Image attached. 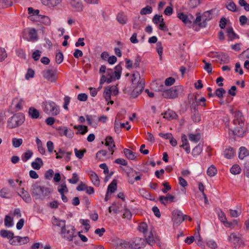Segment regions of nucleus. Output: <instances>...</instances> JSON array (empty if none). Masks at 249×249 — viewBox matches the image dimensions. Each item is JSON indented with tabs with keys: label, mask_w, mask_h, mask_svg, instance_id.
Returning <instances> with one entry per match:
<instances>
[{
	"label": "nucleus",
	"mask_w": 249,
	"mask_h": 249,
	"mask_svg": "<svg viewBox=\"0 0 249 249\" xmlns=\"http://www.w3.org/2000/svg\"><path fill=\"white\" fill-rule=\"evenodd\" d=\"M131 82V89H132L131 96L133 98L138 96L142 92L144 87V79L141 77L140 73L135 71L130 76Z\"/></svg>",
	"instance_id": "f257e3e1"
},
{
	"label": "nucleus",
	"mask_w": 249,
	"mask_h": 249,
	"mask_svg": "<svg viewBox=\"0 0 249 249\" xmlns=\"http://www.w3.org/2000/svg\"><path fill=\"white\" fill-rule=\"evenodd\" d=\"M139 231L144 234L147 242L150 244L154 243V231L152 226H148L145 222H142L138 227Z\"/></svg>",
	"instance_id": "f03ea898"
},
{
	"label": "nucleus",
	"mask_w": 249,
	"mask_h": 249,
	"mask_svg": "<svg viewBox=\"0 0 249 249\" xmlns=\"http://www.w3.org/2000/svg\"><path fill=\"white\" fill-rule=\"evenodd\" d=\"M51 193V191L49 188L39 186L37 184L32 186V195L36 199H43Z\"/></svg>",
	"instance_id": "7ed1b4c3"
},
{
	"label": "nucleus",
	"mask_w": 249,
	"mask_h": 249,
	"mask_svg": "<svg viewBox=\"0 0 249 249\" xmlns=\"http://www.w3.org/2000/svg\"><path fill=\"white\" fill-rule=\"evenodd\" d=\"M211 19V14L209 11L204 12L202 14L198 13L196 14V18L194 20V24L200 27H205L206 21Z\"/></svg>",
	"instance_id": "20e7f679"
},
{
	"label": "nucleus",
	"mask_w": 249,
	"mask_h": 249,
	"mask_svg": "<svg viewBox=\"0 0 249 249\" xmlns=\"http://www.w3.org/2000/svg\"><path fill=\"white\" fill-rule=\"evenodd\" d=\"M44 105V111L48 115L56 116L60 112L59 107L53 102H46Z\"/></svg>",
	"instance_id": "39448f33"
},
{
	"label": "nucleus",
	"mask_w": 249,
	"mask_h": 249,
	"mask_svg": "<svg viewBox=\"0 0 249 249\" xmlns=\"http://www.w3.org/2000/svg\"><path fill=\"white\" fill-rule=\"evenodd\" d=\"M24 117L22 114L14 115L8 120L7 126L10 128H16L21 125L24 122Z\"/></svg>",
	"instance_id": "423d86ee"
},
{
	"label": "nucleus",
	"mask_w": 249,
	"mask_h": 249,
	"mask_svg": "<svg viewBox=\"0 0 249 249\" xmlns=\"http://www.w3.org/2000/svg\"><path fill=\"white\" fill-rule=\"evenodd\" d=\"M119 90L117 86L114 85L107 87L105 89L103 95L107 101H109L111 104H113V101H111V96H116L118 94Z\"/></svg>",
	"instance_id": "0eeeda50"
},
{
	"label": "nucleus",
	"mask_w": 249,
	"mask_h": 249,
	"mask_svg": "<svg viewBox=\"0 0 249 249\" xmlns=\"http://www.w3.org/2000/svg\"><path fill=\"white\" fill-rule=\"evenodd\" d=\"M61 233L64 238L69 241H71L73 237L75 236L73 227L71 226H65L62 228Z\"/></svg>",
	"instance_id": "6e6552de"
},
{
	"label": "nucleus",
	"mask_w": 249,
	"mask_h": 249,
	"mask_svg": "<svg viewBox=\"0 0 249 249\" xmlns=\"http://www.w3.org/2000/svg\"><path fill=\"white\" fill-rule=\"evenodd\" d=\"M113 244L116 249H132L130 241L116 238L113 240Z\"/></svg>",
	"instance_id": "1a4fd4ad"
},
{
	"label": "nucleus",
	"mask_w": 249,
	"mask_h": 249,
	"mask_svg": "<svg viewBox=\"0 0 249 249\" xmlns=\"http://www.w3.org/2000/svg\"><path fill=\"white\" fill-rule=\"evenodd\" d=\"M178 95V90L176 87L164 90L162 93L163 98L166 99H173L176 98Z\"/></svg>",
	"instance_id": "9d476101"
},
{
	"label": "nucleus",
	"mask_w": 249,
	"mask_h": 249,
	"mask_svg": "<svg viewBox=\"0 0 249 249\" xmlns=\"http://www.w3.org/2000/svg\"><path fill=\"white\" fill-rule=\"evenodd\" d=\"M43 76L48 81L53 82L56 80V73L51 70H45L42 72Z\"/></svg>",
	"instance_id": "9b49d317"
},
{
	"label": "nucleus",
	"mask_w": 249,
	"mask_h": 249,
	"mask_svg": "<svg viewBox=\"0 0 249 249\" xmlns=\"http://www.w3.org/2000/svg\"><path fill=\"white\" fill-rule=\"evenodd\" d=\"M172 220L174 224L179 225L184 220L183 214L178 210L174 211L172 213Z\"/></svg>",
	"instance_id": "f8f14e48"
},
{
	"label": "nucleus",
	"mask_w": 249,
	"mask_h": 249,
	"mask_svg": "<svg viewBox=\"0 0 249 249\" xmlns=\"http://www.w3.org/2000/svg\"><path fill=\"white\" fill-rule=\"evenodd\" d=\"M181 141L182 144L180 146L183 148L187 154L190 152V146L187 136L185 134H182L181 136Z\"/></svg>",
	"instance_id": "ddd939ff"
},
{
	"label": "nucleus",
	"mask_w": 249,
	"mask_h": 249,
	"mask_svg": "<svg viewBox=\"0 0 249 249\" xmlns=\"http://www.w3.org/2000/svg\"><path fill=\"white\" fill-rule=\"evenodd\" d=\"M160 201L163 205H166L168 203H170L174 201L175 196L168 194L166 196H160L159 197Z\"/></svg>",
	"instance_id": "4468645a"
},
{
	"label": "nucleus",
	"mask_w": 249,
	"mask_h": 249,
	"mask_svg": "<svg viewBox=\"0 0 249 249\" xmlns=\"http://www.w3.org/2000/svg\"><path fill=\"white\" fill-rule=\"evenodd\" d=\"M132 245V249H140L144 246V240L141 238H136L133 240H130Z\"/></svg>",
	"instance_id": "2eb2a0df"
},
{
	"label": "nucleus",
	"mask_w": 249,
	"mask_h": 249,
	"mask_svg": "<svg viewBox=\"0 0 249 249\" xmlns=\"http://www.w3.org/2000/svg\"><path fill=\"white\" fill-rule=\"evenodd\" d=\"M128 182L129 183L133 184L134 181L139 180L141 179V175H138L137 172L136 171H132L128 173Z\"/></svg>",
	"instance_id": "dca6fc26"
},
{
	"label": "nucleus",
	"mask_w": 249,
	"mask_h": 249,
	"mask_svg": "<svg viewBox=\"0 0 249 249\" xmlns=\"http://www.w3.org/2000/svg\"><path fill=\"white\" fill-rule=\"evenodd\" d=\"M117 189V182L115 180H113L111 183L108 185L107 191V192L105 200L107 201L108 199V196L110 194L114 192Z\"/></svg>",
	"instance_id": "f3484780"
},
{
	"label": "nucleus",
	"mask_w": 249,
	"mask_h": 249,
	"mask_svg": "<svg viewBox=\"0 0 249 249\" xmlns=\"http://www.w3.org/2000/svg\"><path fill=\"white\" fill-rule=\"evenodd\" d=\"M89 175L92 183L96 186H99L100 184V181L98 175L92 171L89 172Z\"/></svg>",
	"instance_id": "a211bd4d"
},
{
	"label": "nucleus",
	"mask_w": 249,
	"mask_h": 249,
	"mask_svg": "<svg viewBox=\"0 0 249 249\" xmlns=\"http://www.w3.org/2000/svg\"><path fill=\"white\" fill-rule=\"evenodd\" d=\"M41 3L49 7H53L59 4L61 0H40Z\"/></svg>",
	"instance_id": "6ab92c4d"
},
{
	"label": "nucleus",
	"mask_w": 249,
	"mask_h": 249,
	"mask_svg": "<svg viewBox=\"0 0 249 249\" xmlns=\"http://www.w3.org/2000/svg\"><path fill=\"white\" fill-rule=\"evenodd\" d=\"M24 102L21 98H16L12 102V104L15 106L16 110L18 111L21 109Z\"/></svg>",
	"instance_id": "aec40b11"
},
{
	"label": "nucleus",
	"mask_w": 249,
	"mask_h": 249,
	"mask_svg": "<svg viewBox=\"0 0 249 249\" xmlns=\"http://www.w3.org/2000/svg\"><path fill=\"white\" fill-rule=\"evenodd\" d=\"M244 123L243 122L239 123V125L236 126L232 130L233 133L237 136H242L244 133V130L243 129V126Z\"/></svg>",
	"instance_id": "412c9836"
},
{
	"label": "nucleus",
	"mask_w": 249,
	"mask_h": 249,
	"mask_svg": "<svg viewBox=\"0 0 249 249\" xmlns=\"http://www.w3.org/2000/svg\"><path fill=\"white\" fill-rule=\"evenodd\" d=\"M105 145L108 147L109 150L112 151L111 155H112L114 152L113 149L115 147L112 138L110 136L107 137L106 139Z\"/></svg>",
	"instance_id": "4be33fe9"
},
{
	"label": "nucleus",
	"mask_w": 249,
	"mask_h": 249,
	"mask_svg": "<svg viewBox=\"0 0 249 249\" xmlns=\"http://www.w3.org/2000/svg\"><path fill=\"white\" fill-rule=\"evenodd\" d=\"M163 115V118L168 120L175 119L177 117L175 112L169 109L166 111Z\"/></svg>",
	"instance_id": "5701e85b"
},
{
	"label": "nucleus",
	"mask_w": 249,
	"mask_h": 249,
	"mask_svg": "<svg viewBox=\"0 0 249 249\" xmlns=\"http://www.w3.org/2000/svg\"><path fill=\"white\" fill-rule=\"evenodd\" d=\"M28 113L32 119H37L39 116V111L33 107L29 108Z\"/></svg>",
	"instance_id": "b1692460"
},
{
	"label": "nucleus",
	"mask_w": 249,
	"mask_h": 249,
	"mask_svg": "<svg viewBox=\"0 0 249 249\" xmlns=\"http://www.w3.org/2000/svg\"><path fill=\"white\" fill-rule=\"evenodd\" d=\"M43 164V163L42 160L39 158H37L32 163V166L34 169L39 170Z\"/></svg>",
	"instance_id": "393cba45"
},
{
	"label": "nucleus",
	"mask_w": 249,
	"mask_h": 249,
	"mask_svg": "<svg viewBox=\"0 0 249 249\" xmlns=\"http://www.w3.org/2000/svg\"><path fill=\"white\" fill-rule=\"evenodd\" d=\"M36 21H38L46 25H49L51 23V20L49 17L40 15L38 17H36Z\"/></svg>",
	"instance_id": "a878e982"
},
{
	"label": "nucleus",
	"mask_w": 249,
	"mask_h": 249,
	"mask_svg": "<svg viewBox=\"0 0 249 249\" xmlns=\"http://www.w3.org/2000/svg\"><path fill=\"white\" fill-rule=\"evenodd\" d=\"M0 234L3 238H7L11 239H13L14 238V233L11 231L5 230H1L0 231Z\"/></svg>",
	"instance_id": "bb28decb"
},
{
	"label": "nucleus",
	"mask_w": 249,
	"mask_h": 249,
	"mask_svg": "<svg viewBox=\"0 0 249 249\" xmlns=\"http://www.w3.org/2000/svg\"><path fill=\"white\" fill-rule=\"evenodd\" d=\"M121 208L122 206L119 203L115 202L109 207V212H113L114 213H118L120 212Z\"/></svg>",
	"instance_id": "cd10ccee"
},
{
	"label": "nucleus",
	"mask_w": 249,
	"mask_h": 249,
	"mask_svg": "<svg viewBox=\"0 0 249 249\" xmlns=\"http://www.w3.org/2000/svg\"><path fill=\"white\" fill-rule=\"evenodd\" d=\"M74 128L77 130V134L83 135L88 132V127L85 125H75Z\"/></svg>",
	"instance_id": "c85d7f7f"
},
{
	"label": "nucleus",
	"mask_w": 249,
	"mask_h": 249,
	"mask_svg": "<svg viewBox=\"0 0 249 249\" xmlns=\"http://www.w3.org/2000/svg\"><path fill=\"white\" fill-rule=\"evenodd\" d=\"M24 200L28 202L31 200V196L27 191H25L23 188L21 189V193L18 194Z\"/></svg>",
	"instance_id": "c756f323"
},
{
	"label": "nucleus",
	"mask_w": 249,
	"mask_h": 249,
	"mask_svg": "<svg viewBox=\"0 0 249 249\" xmlns=\"http://www.w3.org/2000/svg\"><path fill=\"white\" fill-rule=\"evenodd\" d=\"M13 239V240L11 239L10 240V243L12 245H15L16 242H20L22 239H24L26 242H28L29 241V239L28 237H25L24 238H22L19 236H14Z\"/></svg>",
	"instance_id": "7c9ffc66"
},
{
	"label": "nucleus",
	"mask_w": 249,
	"mask_h": 249,
	"mask_svg": "<svg viewBox=\"0 0 249 249\" xmlns=\"http://www.w3.org/2000/svg\"><path fill=\"white\" fill-rule=\"evenodd\" d=\"M36 142L37 145L38 150L39 153L42 155H44L45 154V150L44 148L42 142L40 140H39L38 138H36Z\"/></svg>",
	"instance_id": "2f4dec72"
},
{
	"label": "nucleus",
	"mask_w": 249,
	"mask_h": 249,
	"mask_svg": "<svg viewBox=\"0 0 249 249\" xmlns=\"http://www.w3.org/2000/svg\"><path fill=\"white\" fill-rule=\"evenodd\" d=\"M124 153L126 158H127L128 159L130 160H135V154L132 151L130 150L129 149H128L126 148L124 149Z\"/></svg>",
	"instance_id": "473e14b6"
},
{
	"label": "nucleus",
	"mask_w": 249,
	"mask_h": 249,
	"mask_svg": "<svg viewBox=\"0 0 249 249\" xmlns=\"http://www.w3.org/2000/svg\"><path fill=\"white\" fill-rule=\"evenodd\" d=\"M178 17L182 20V21L185 24L190 25V20L188 19V16L186 15L180 13L178 15Z\"/></svg>",
	"instance_id": "72a5a7b5"
},
{
	"label": "nucleus",
	"mask_w": 249,
	"mask_h": 249,
	"mask_svg": "<svg viewBox=\"0 0 249 249\" xmlns=\"http://www.w3.org/2000/svg\"><path fill=\"white\" fill-rule=\"evenodd\" d=\"M4 225L6 227H12L13 225V218L9 215H6L4 218Z\"/></svg>",
	"instance_id": "f704fd0d"
},
{
	"label": "nucleus",
	"mask_w": 249,
	"mask_h": 249,
	"mask_svg": "<svg viewBox=\"0 0 249 249\" xmlns=\"http://www.w3.org/2000/svg\"><path fill=\"white\" fill-rule=\"evenodd\" d=\"M206 245L209 248L212 249H215L218 247V245L216 241L213 239H209L206 242Z\"/></svg>",
	"instance_id": "c9c22d12"
},
{
	"label": "nucleus",
	"mask_w": 249,
	"mask_h": 249,
	"mask_svg": "<svg viewBox=\"0 0 249 249\" xmlns=\"http://www.w3.org/2000/svg\"><path fill=\"white\" fill-rule=\"evenodd\" d=\"M223 224L226 227L230 228H233L234 226H238V223L237 220H233L232 222H228L227 220Z\"/></svg>",
	"instance_id": "e433bc0d"
},
{
	"label": "nucleus",
	"mask_w": 249,
	"mask_h": 249,
	"mask_svg": "<svg viewBox=\"0 0 249 249\" xmlns=\"http://www.w3.org/2000/svg\"><path fill=\"white\" fill-rule=\"evenodd\" d=\"M241 170V168L238 164H234L230 169L231 173L234 175L239 174Z\"/></svg>",
	"instance_id": "4c0bfd02"
},
{
	"label": "nucleus",
	"mask_w": 249,
	"mask_h": 249,
	"mask_svg": "<svg viewBox=\"0 0 249 249\" xmlns=\"http://www.w3.org/2000/svg\"><path fill=\"white\" fill-rule=\"evenodd\" d=\"M117 19L118 22L122 24H125L127 22V17L122 14H119L117 16Z\"/></svg>",
	"instance_id": "58836bf2"
},
{
	"label": "nucleus",
	"mask_w": 249,
	"mask_h": 249,
	"mask_svg": "<svg viewBox=\"0 0 249 249\" xmlns=\"http://www.w3.org/2000/svg\"><path fill=\"white\" fill-rule=\"evenodd\" d=\"M202 150V145L200 144L196 146L192 151V154L193 156H197L199 155Z\"/></svg>",
	"instance_id": "ea45409f"
},
{
	"label": "nucleus",
	"mask_w": 249,
	"mask_h": 249,
	"mask_svg": "<svg viewBox=\"0 0 249 249\" xmlns=\"http://www.w3.org/2000/svg\"><path fill=\"white\" fill-rule=\"evenodd\" d=\"M126 125L127 126L126 127V128L127 130H129L131 128V125L129 124V123L128 122H126L125 123H121L117 122V121H115V130L119 126H120L122 128L125 127Z\"/></svg>",
	"instance_id": "a19ab883"
},
{
	"label": "nucleus",
	"mask_w": 249,
	"mask_h": 249,
	"mask_svg": "<svg viewBox=\"0 0 249 249\" xmlns=\"http://www.w3.org/2000/svg\"><path fill=\"white\" fill-rule=\"evenodd\" d=\"M217 173L216 168L213 165L209 167L207 170V174L210 177H213Z\"/></svg>",
	"instance_id": "79ce46f5"
},
{
	"label": "nucleus",
	"mask_w": 249,
	"mask_h": 249,
	"mask_svg": "<svg viewBox=\"0 0 249 249\" xmlns=\"http://www.w3.org/2000/svg\"><path fill=\"white\" fill-rule=\"evenodd\" d=\"M249 155L248 150L245 147H241L239 153V158L240 159H243L245 157Z\"/></svg>",
	"instance_id": "37998d69"
},
{
	"label": "nucleus",
	"mask_w": 249,
	"mask_h": 249,
	"mask_svg": "<svg viewBox=\"0 0 249 249\" xmlns=\"http://www.w3.org/2000/svg\"><path fill=\"white\" fill-rule=\"evenodd\" d=\"M23 141L22 139L13 138L12 139L13 146L15 148L19 147L22 143Z\"/></svg>",
	"instance_id": "c03bdc74"
},
{
	"label": "nucleus",
	"mask_w": 249,
	"mask_h": 249,
	"mask_svg": "<svg viewBox=\"0 0 249 249\" xmlns=\"http://www.w3.org/2000/svg\"><path fill=\"white\" fill-rule=\"evenodd\" d=\"M153 21L154 23L159 25L163 22V18L161 16L156 15L153 18Z\"/></svg>",
	"instance_id": "a18cd8bd"
},
{
	"label": "nucleus",
	"mask_w": 249,
	"mask_h": 249,
	"mask_svg": "<svg viewBox=\"0 0 249 249\" xmlns=\"http://www.w3.org/2000/svg\"><path fill=\"white\" fill-rule=\"evenodd\" d=\"M234 154L233 150L231 148L227 149L224 152L225 156L227 159L231 158L234 156Z\"/></svg>",
	"instance_id": "49530a36"
},
{
	"label": "nucleus",
	"mask_w": 249,
	"mask_h": 249,
	"mask_svg": "<svg viewBox=\"0 0 249 249\" xmlns=\"http://www.w3.org/2000/svg\"><path fill=\"white\" fill-rule=\"evenodd\" d=\"M71 5L78 10L82 9V4L79 0H71Z\"/></svg>",
	"instance_id": "de8ad7c7"
},
{
	"label": "nucleus",
	"mask_w": 249,
	"mask_h": 249,
	"mask_svg": "<svg viewBox=\"0 0 249 249\" xmlns=\"http://www.w3.org/2000/svg\"><path fill=\"white\" fill-rule=\"evenodd\" d=\"M226 7L229 10L234 12L236 11V5L233 2L229 0L227 4Z\"/></svg>",
	"instance_id": "09e8293b"
},
{
	"label": "nucleus",
	"mask_w": 249,
	"mask_h": 249,
	"mask_svg": "<svg viewBox=\"0 0 249 249\" xmlns=\"http://www.w3.org/2000/svg\"><path fill=\"white\" fill-rule=\"evenodd\" d=\"M108 75L109 76V78H107L104 75H103L100 79V84L101 85L103 84L105 82H107L108 83H109L112 81L111 76L110 75V73L108 72Z\"/></svg>",
	"instance_id": "8fccbe9b"
},
{
	"label": "nucleus",
	"mask_w": 249,
	"mask_h": 249,
	"mask_svg": "<svg viewBox=\"0 0 249 249\" xmlns=\"http://www.w3.org/2000/svg\"><path fill=\"white\" fill-rule=\"evenodd\" d=\"M33 153L31 150H27L26 152L24 153V156L22 157V160L24 161H27L29 159H30L33 156Z\"/></svg>",
	"instance_id": "3c124183"
},
{
	"label": "nucleus",
	"mask_w": 249,
	"mask_h": 249,
	"mask_svg": "<svg viewBox=\"0 0 249 249\" xmlns=\"http://www.w3.org/2000/svg\"><path fill=\"white\" fill-rule=\"evenodd\" d=\"M188 137L190 141L195 142H197L200 139V137L198 134H193L191 133L188 135Z\"/></svg>",
	"instance_id": "603ef678"
},
{
	"label": "nucleus",
	"mask_w": 249,
	"mask_h": 249,
	"mask_svg": "<svg viewBox=\"0 0 249 249\" xmlns=\"http://www.w3.org/2000/svg\"><path fill=\"white\" fill-rule=\"evenodd\" d=\"M152 7L150 6H147L141 10V14L142 15L149 14L152 12Z\"/></svg>",
	"instance_id": "864d4df0"
},
{
	"label": "nucleus",
	"mask_w": 249,
	"mask_h": 249,
	"mask_svg": "<svg viewBox=\"0 0 249 249\" xmlns=\"http://www.w3.org/2000/svg\"><path fill=\"white\" fill-rule=\"evenodd\" d=\"M218 215L220 220L224 223L226 220L227 218L225 213L221 210H219L218 212Z\"/></svg>",
	"instance_id": "5fc2aeb1"
},
{
	"label": "nucleus",
	"mask_w": 249,
	"mask_h": 249,
	"mask_svg": "<svg viewBox=\"0 0 249 249\" xmlns=\"http://www.w3.org/2000/svg\"><path fill=\"white\" fill-rule=\"evenodd\" d=\"M219 59L221 61L222 64H225L227 63L229 59V56L225 54H221L218 56Z\"/></svg>",
	"instance_id": "6e6d98bb"
},
{
	"label": "nucleus",
	"mask_w": 249,
	"mask_h": 249,
	"mask_svg": "<svg viewBox=\"0 0 249 249\" xmlns=\"http://www.w3.org/2000/svg\"><path fill=\"white\" fill-rule=\"evenodd\" d=\"M63 60V55L61 52H58L56 54L55 61L57 64H60Z\"/></svg>",
	"instance_id": "4d7b16f0"
},
{
	"label": "nucleus",
	"mask_w": 249,
	"mask_h": 249,
	"mask_svg": "<svg viewBox=\"0 0 249 249\" xmlns=\"http://www.w3.org/2000/svg\"><path fill=\"white\" fill-rule=\"evenodd\" d=\"M29 34L30 37L32 40H35L37 39V33L35 29H31Z\"/></svg>",
	"instance_id": "13d9d810"
},
{
	"label": "nucleus",
	"mask_w": 249,
	"mask_h": 249,
	"mask_svg": "<svg viewBox=\"0 0 249 249\" xmlns=\"http://www.w3.org/2000/svg\"><path fill=\"white\" fill-rule=\"evenodd\" d=\"M58 192L61 194H64L65 193H67L68 192V189L67 187V186L65 184L63 183L61 184L59 186V189L58 190Z\"/></svg>",
	"instance_id": "bf43d9fd"
},
{
	"label": "nucleus",
	"mask_w": 249,
	"mask_h": 249,
	"mask_svg": "<svg viewBox=\"0 0 249 249\" xmlns=\"http://www.w3.org/2000/svg\"><path fill=\"white\" fill-rule=\"evenodd\" d=\"M131 216H132V214H131L130 211L128 209L124 208V209L123 214V217L127 219H129L131 218Z\"/></svg>",
	"instance_id": "052dcab7"
},
{
	"label": "nucleus",
	"mask_w": 249,
	"mask_h": 249,
	"mask_svg": "<svg viewBox=\"0 0 249 249\" xmlns=\"http://www.w3.org/2000/svg\"><path fill=\"white\" fill-rule=\"evenodd\" d=\"M203 62L205 64L204 69L208 73H210L212 71V67L211 64L210 63L207 62L205 60H203Z\"/></svg>",
	"instance_id": "680f3d73"
},
{
	"label": "nucleus",
	"mask_w": 249,
	"mask_h": 249,
	"mask_svg": "<svg viewBox=\"0 0 249 249\" xmlns=\"http://www.w3.org/2000/svg\"><path fill=\"white\" fill-rule=\"evenodd\" d=\"M9 191L6 188H3L0 191V196L3 198H9L8 196Z\"/></svg>",
	"instance_id": "e2e57ef3"
},
{
	"label": "nucleus",
	"mask_w": 249,
	"mask_h": 249,
	"mask_svg": "<svg viewBox=\"0 0 249 249\" xmlns=\"http://www.w3.org/2000/svg\"><path fill=\"white\" fill-rule=\"evenodd\" d=\"M53 223L54 225L62 227V228L64 227V226H65V221L59 220L58 219L56 218H55L53 220Z\"/></svg>",
	"instance_id": "0e129e2a"
},
{
	"label": "nucleus",
	"mask_w": 249,
	"mask_h": 249,
	"mask_svg": "<svg viewBox=\"0 0 249 249\" xmlns=\"http://www.w3.org/2000/svg\"><path fill=\"white\" fill-rule=\"evenodd\" d=\"M79 181L78 176L76 173H73L72 174V177L71 178L69 179V181L72 184H75Z\"/></svg>",
	"instance_id": "69168bd1"
},
{
	"label": "nucleus",
	"mask_w": 249,
	"mask_h": 249,
	"mask_svg": "<svg viewBox=\"0 0 249 249\" xmlns=\"http://www.w3.org/2000/svg\"><path fill=\"white\" fill-rule=\"evenodd\" d=\"M175 82V79L171 77L167 78L165 80V85L166 86H170L174 84Z\"/></svg>",
	"instance_id": "338daca9"
},
{
	"label": "nucleus",
	"mask_w": 249,
	"mask_h": 249,
	"mask_svg": "<svg viewBox=\"0 0 249 249\" xmlns=\"http://www.w3.org/2000/svg\"><path fill=\"white\" fill-rule=\"evenodd\" d=\"M239 4L240 6H243L246 11H249V4L247 3L245 0H239Z\"/></svg>",
	"instance_id": "774afa93"
}]
</instances>
